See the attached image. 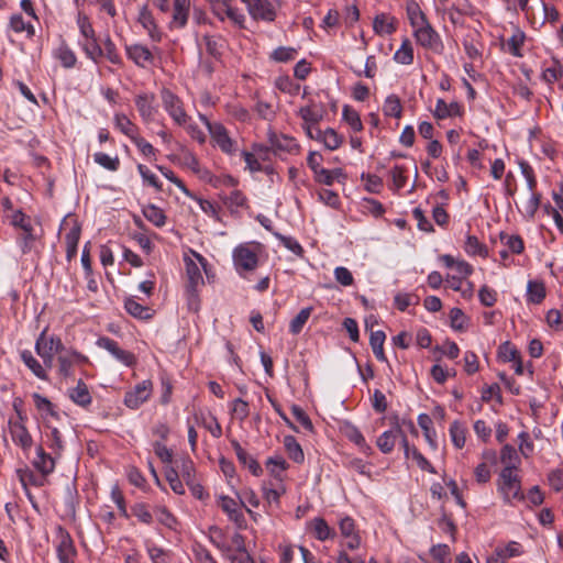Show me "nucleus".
I'll use <instances>...</instances> for the list:
<instances>
[{"label": "nucleus", "instance_id": "obj_1", "mask_svg": "<svg viewBox=\"0 0 563 563\" xmlns=\"http://www.w3.org/2000/svg\"><path fill=\"white\" fill-rule=\"evenodd\" d=\"M261 244L255 242L239 244L232 253L233 265L241 277L246 273L253 272L258 266V254Z\"/></svg>", "mask_w": 563, "mask_h": 563}, {"label": "nucleus", "instance_id": "obj_2", "mask_svg": "<svg viewBox=\"0 0 563 563\" xmlns=\"http://www.w3.org/2000/svg\"><path fill=\"white\" fill-rule=\"evenodd\" d=\"M498 492L507 504L514 500H525L526 496L521 488V479L517 472L510 471L509 467H503L497 481Z\"/></svg>", "mask_w": 563, "mask_h": 563}, {"label": "nucleus", "instance_id": "obj_3", "mask_svg": "<svg viewBox=\"0 0 563 563\" xmlns=\"http://www.w3.org/2000/svg\"><path fill=\"white\" fill-rule=\"evenodd\" d=\"M64 350L62 340L58 336L47 338L45 331H43L35 342V351L38 356L43 360L46 367L52 368L54 362V355L60 353Z\"/></svg>", "mask_w": 563, "mask_h": 563}, {"label": "nucleus", "instance_id": "obj_4", "mask_svg": "<svg viewBox=\"0 0 563 563\" xmlns=\"http://www.w3.org/2000/svg\"><path fill=\"white\" fill-rule=\"evenodd\" d=\"M413 36L417 43L423 48L437 54H441L443 52L444 46L442 40L429 22L413 29Z\"/></svg>", "mask_w": 563, "mask_h": 563}, {"label": "nucleus", "instance_id": "obj_5", "mask_svg": "<svg viewBox=\"0 0 563 563\" xmlns=\"http://www.w3.org/2000/svg\"><path fill=\"white\" fill-rule=\"evenodd\" d=\"M59 230H67V233L65 234L66 260L70 262L77 255L81 227L75 218L67 216L63 219Z\"/></svg>", "mask_w": 563, "mask_h": 563}, {"label": "nucleus", "instance_id": "obj_6", "mask_svg": "<svg viewBox=\"0 0 563 563\" xmlns=\"http://www.w3.org/2000/svg\"><path fill=\"white\" fill-rule=\"evenodd\" d=\"M162 102L165 111L178 125H186L189 117L184 110L183 101L169 89H163L161 92Z\"/></svg>", "mask_w": 563, "mask_h": 563}, {"label": "nucleus", "instance_id": "obj_7", "mask_svg": "<svg viewBox=\"0 0 563 563\" xmlns=\"http://www.w3.org/2000/svg\"><path fill=\"white\" fill-rule=\"evenodd\" d=\"M56 554L59 563H75L77 551L69 532L62 526L56 528Z\"/></svg>", "mask_w": 563, "mask_h": 563}, {"label": "nucleus", "instance_id": "obj_8", "mask_svg": "<svg viewBox=\"0 0 563 563\" xmlns=\"http://www.w3.org/2000/svg\"><path fill=\"white\" fill-rule=\"evenodd\" d=\"M218 506L238 528L242 529L246 527L242 499L235 500L230 496L220 495L218 497Z\"/></svg>", "mask_w": 563, "mask_h": 563}, {"label": "nucleus", "instance_id": "obj_9", "mask_svg": "<svg viewBox=\"0 0 563 563\" xmlns=\"http://www.w3.org/2000/svg\"><path fill=\"white\" fill-rule=\"evenodd\" d=\"M153 391V383L150 379L136 384L133 389L124 395V405L131 409H137L148 400Z\"/></svg>", "mask_w": 563, "mask_h": 563}, {"label": "nucleus", "instance_id": "obj_10", "mask_svg": "<svg viewBox=\"0 0 563 563\" xmlns=\"http://www.w3.org/2000/svg\"><path fill=\"white\" fill-rule=\"evenodd\" d=\"M97 345L108 351L118 362L128 367L136 364V357L132 352L121 349L117 341L108 336L99 338Z\"/></svg>", "mask_w": 563, "mask_h": 563}, {"label": "nucleus", "instance_id": "obj_11", "mask_svg": "<svg viewBox=\"0 0 563 563\" xmlns=\"http://www.w3.org/2000/svg\"><path fill=\"white\" fill-rule=\"evenodd\" d=\"M339 529L341 537L343 538V544L349 550H356L361 547V536L358 530L356 529L355 521L351 517L346 516L342 518L339 522Z\"/></svg>", "mask_w": 563, "mask_h": 563}, {"label": "nucleus", "instance_id": "obj_12", "mask_svg": "<svg viewBox=\"0 0 563 563\" xmlns=\"http://www.w3.org/2000/svg\"><path fill=\"white\" fill-rule=\"evenodd\" d=\"M250 15L254 20L273 22L276 19V10L268 0H243Z\"/></svg>", "mask_w": 563, "mask_h": 563}, {"label": "nucleus", "instance_id": "obj_13", "mask_svg": "<svg viewBox=\"0 0 563 563\" xmlns=\"http://www.w3.org/2000/svg\"><path fill=\"white\" fill-rule=\"evenodd\" d=\"M9 428L12 441L21 446L24 452L29 451L33 445V439L24 426V421H13L10 419Z\"/></svg>", "mask_w": 563, "mask_h": 563}, {"label": "nucleus", "instance_id": "obj_14", "mask_svg": "<svg viewBox=\"0 0 563 563\" xmlns=\"http://www.w3.org/2000/svg\"><path fill=\"white\" fill-rule=\"evenodd\" d=\"M128 57L139 67L146 68L154 63V54L142 44L125 46Z\"/></svg>", "mask_w": 563, "mask_h": 563}, {"label": "nucleus", "instance_id": "obj_15", "mask_svg": "<svg viewBox=\"0 0 563 563\" xmlns=\"http://www.w3.org/2000/svg\"><path fill=\"white\" fill-rule=\"evenodd\" d=\"M201 119L207 124L209 132L211 133L212 137L216 140L219 147L224 153H232L234 143L231 140V137L229 136L225 128L220 123H210L206 117H201Z\"/></svg>", "mask_w": 563, "mask_h": 563}, {"label": "nucleus", "instance_id": "obj_16", "mask_svg": "<svg viewBox=\"0 0 563 563\" xmlns=\"http://www.w3.org/2000/svg\"><path fill=\"white\" fill-rule=\"evenodd\" d=\"M307 135L312 140L322 142L324 146L331 151L339 148L343 141L342 136H340L333 129L330 128L325 131L317 129L316 135H312V126H308Z\"/></svg>", "mask_w": 563, "mask_h": 563}, {"label": "nucleus", "instance_id": "obj_17", "mask_svg": "<svg viewBox=\"0 0 563 563\" xmlns=\"http://www.w3.org/2000/svg\"><path fill=\"white\" fill-rule=\"evenodd\" d=\"M154 99V95L152 93H141L135 97L136 109L145 123L154 120L156 112Z\"/></svg>", "mask_w": 563, "mask_h": 563}, {"label": "nucleus", "instance_id": "obj_18", "mask_svg": "<svg viewBox=\"0 0 563 563\" xmlns=\"http://www.w3.org/2000/svg\"><path fill=\"white\" fill-rule=\"evenodd\" d=\"M231 445L236 454L239 462L243 466L247 467L253 475L260 476L263 470L258 462L253 459L236 440H231Z\"/></svg>", "mask_w": 563, "mask_h": 563}, {"label": "nucleus", "instance_id": "obj_19", "mask_svg": "<svg viewBox=\"0 0 563 563\" xmlns=\"http://www.w3.org/2000/svg\"><path fill=\"white\" fill-rule=\"evenodd\" d=\"M139 22L142 24V26L147 31L148 36L154 42H161L162 40V33L159 32L154 16L152 12L148 10L147 5H143L140 10L139 14Z\"/></svg>", "mask_w": 563, "mask_h": 563}, {"label": "nucleus", "instance_id": "obj_20", "mask_svg": "<svg viewBox=\"0 0 563 563\" xmlns=\"http://www.w3.org/2000/svg\"><path fill=\"white\" fill-rule=\"evenodd\" d=\"M400 435H402V430L397 424L395 428L383 432L378 437L376 445L384 454H388L394 450L395 444Z\"/></svg>", "mask_w": 563, "mask_h": 563}, {"label": "nucleus", "instance_id": "obj_21", "mask_svg": "<svg viewBox=\"0 0 563 563\" xmlns=\"http://www.w3.org/2000/svg\"><path fill=\"white\" fill-rule=\"evenodd\" d=\"M397 29V21L395 18L389 16L386 13L377 14L373 20V30L375 34L382 35H390Z\"/></svg>", "mask_w": 563, "mask_h": 563}, {"label": "nucleus", "instance_id": "obj_22", "mask_svg": "<svg viewBox=\"0 0 563 563\" xmlns=\"http://www.w3.org/2000/svg\"><path fill=\"white\" fill-rule=\"evenodd\" d=\"M211 542L223 552L231 563H252L254 561L247 550L233 551L231 547L219 543L213 538H211Z\"/></svg>", "mask_w": 563, "mask_h": 563}, {"label": "nucleus", "instance_id": "obj_23", "mask_svg": "<svg viewBox=\"0 0 563 563\" xmlns=\"http://www.w3.org/2000/svg\"><path fill=\"white\" fill-rule=\"evenodd\" d=\"M342 431L351 442L358 446L361 452L365 454H369L372 452V448L366 443L363 434L361 433L357 427H355L351 422H345L344 426L342 427Z\"/></svg>", "mask_w": 563, "mask_h": 563}, {"label": "nucleus", "instance_id": "obj_24", "mask_svg": "<svg viewBox=\"0 0 563 563\" xmlns=\"http://www.w3.org/2000/svg\"><path fill=\"white\" fill-rule=\"evenodd\" d=\"M124 308L129 314L141 320H148L154 313L150 307L136 301L134 297L125 299Z\"/></svg>", "mask_w": 563, "mask_h": 563}, {"label": "nucleus", "instance_id": "obj_25", "mask_svg": "<svg viewBox=\"0 0 563 563\" xmlns=\"http://www.w3.org/2000/svg\"><path fill=\"white\" fill-rule=\"evenodd\" d=\"M189 0H174L172 26L184 27L187 24L189 15Z\"/></svg>", "mask_w": 563, "mask_h": 563}, {"label": "nucleus", "instance_id": "obj_26", "mask_svg": "<svg viewBox=\"0 0 563 563\" xmlns=\"http://www.w3.org/2000/svg\"><path fill=\"white\" fill-rule=\"evenodd\" d=\"M186 273L188 276V286L187 292L191 295V297H196V290L200 285H203V277L197 264L189 260L186 263Z\"/></svg>", "mask_w": 563, "mask_h": 563}, {"label": "nucleus", "instance_id": "obj_27", "mask_svg": "<svg viewBox=\"0 0 563 563\" xmlns=\"http://www.w3.org/2000/svg\"><path fill=\"white\" fill-rule=\"evenodd\" d=\"M206 45L207 53L214 59L219 60L222 57L225 47V40L220 35L206 34L202 37Z\"/></svg>", "mask_w": 563, "mask_h": 563}, {"label": "nucleus", "instance_id": "obj_28", "mask_svg": "<svg viewBox=\"0 0 563 563\" xmlns=\"http://www.w3.org/2000/svg\"><path fill=\"white\" fill-rule=\"evenodd\" d=\"M500 462L504 467H509L510 471L517 472L521 464V459L515 446L505 444L500 450Z\"/></svg>", "mask_w": 563, "mask_h": 563}, {"label": "nucleus", "instance_id": "obj_29", "mask_svg": "<svg viewBox=\"0 0 563 563\" xmlns=\"http://www.w3.org/2000/svg\"><path fill=\"white\" fill-rule=\"evenodd\" d=\"M69 397L76 405L84 408L88 407L92 401L89 389L81 379L69 390Z\"/></svg>", "mask_w": 563, "mask_h": 563}, {"label": "nucleus", "instance_id": "obj_30", "mask_svg": "<svg viewBox=\"0 0 563 563\" xmlns=\"http://www.w3.org/2000/svg\"><path fill=\"white\" fill-rule=\"evenodd\" d=\"M311 530L314 534V537L320 541H325L329 539H333L335 537V531L332 529L327 521L321 518L317 517L310 521Z\"/></svg>", "mask_w": 563, "mask_h": 563}, {"label": "nucleus", "instance_id": "obj_31", "mask_svg": "<svg viewBox=\"0 0 563 563\" xmlns=\"http://www.w3.org/2000/svg\"><path fill=\"white\" fill-rule=\"evenodd\" d=\"M37 457L34 461V466L42 473V475H48L51 474L55 468V461L54 459L47 454L42 446H38L37 450Z\"/></svg>", "mask_w": 563, "mask_h": 563}, {"label": "nucleus", "instance_id": "obj_32", "mask_svg": "<svg viewBox=\"0 0 563 563\" xmlns=\"http://www.w3.org/2000/svg\"><path fill=\"white\" fill-rule=\"evenodd\" d=\"M142 213L146 218V220L152 222L157 228H162L166 223V216L164 211L153 203L144 206L142 209Z\"/></svg>", "mask_w": 563, "mask_h": 563}, {"label": "nucleus", "instance_id": "obj_33", "mask_svg": "<svg viewBox=\"0 0 563 563\" xmlns=\"http://www.w3.org/2000/svg\"><path fill=\"white\" fill-rule=\"evenodd\" d=\"M386 335L383 331H372L369 336V344L373 350L375 357L380 362H386L387 357L384 352V342Z\"/></svg>", "mask_w": 563, "mask_h": 563}, {"label": "nucleus", "instance_id": "obj_34", "mask_svg": "<svg viewBox=\"0 0 563 563\" xmlns=\"http://www.w3.org/2000/svg\"><path fill=\"white\" fill-rule=\"evenodd\" d=\"M21 360L27 368L40 379H47V374L41 363L33 356L32 352L24 350L21 352Z\"/></svg>", "mask_w": 563, "mask_h": 563}, {"label": "nucleus", "instance_id": "obj_35", "mask_svg": "<svg viewBox=\"0 0 563 563\" xmlns=\"http://www.w3.org/2000/svg\"><path fill=\"white\" fill-rule=\"evenodd\" d=\"M284 446L286 449V452L294 462L296 463H302L305 460V454L301 449V445L297 442L295 437L292 435H286L284 438Z\"/></svg>", "mask_w": 563, "mask_h": 563}, {"label": "nucleus", "instance_id": "obj_36", "mask_svg": "<svg viewBox=\"0 0 563 563\" xmlns=\"http://www.w3.org/2000/svg\"><path fill=\"white\" fill-rule=\"evenodd\" d=\"M221 200L230 211L238 212L239 208L245 207L247 199L240 190H233L227 196H221Z\"/></svg>", "mask_w": 563, "mask_h": 563}, {"label": "nucleus", "instance_id": "obj_37", "mask_svg": "<svg viewBox=\"0 0 563 563\" xmlns=\"http://www.w3.org/2000/svg\"><path fill=\"white\" fill-rule=\"evenodd\" d=\"M442 263L449 267L454 268L460 275L467 277L472 275L473 267L465 261H456L452 255L444 254L441 256Z\"/></svg>", "mask_w": 563, "mask_h": 563}, {"label": "nucleus", "instance_id": "obj_38", "mask_svg": "<svg viewBox=\"0 0 563 563\" xmlns=\"http://www.w3.org/2000/svg\"><path fill=\"white\" fill-rule=\"evenodd\" d=\"M464 251L471 256H481L483 258L488 256L486 245L481 243L474 235H467L464 243Z\"/></svg>", "mask_w": 563, "mask_h": 563}, {"label": "nucleus", "instance_id": "obj_39", "mask_svg": "<svg viewBox=\"0 0 563 563\" xmlns=\"http://www.w3.org/2000/svg\"><path fill=\"white\" fill-rule=\"evenodd\" d=\"M545 298V287L542 282L530 280L527 286V299L532 303H541Z\"/></svg>", "mask_w": 563, "mask_h": 563}, {"label": "nucleus", "instance_id": "obj_40", "mask_svg": "<svg viewBox=\"0 0 563 563\" xmlns=\"http://www.w3.org/2000/svg\"><path fill=\"white\" fill-rule=\"evenodd\" d=\"M80 45L84 52L86 53L87 57L92 59L93 62H98V59L103 56V49L97 42L96 36L84 38V41L80 42Z\"/></svg>", "mask_w": 563, "mask_h": 563}, {"label": "nucleus", "instance_id": "obj_41", "mask_svg": "<svg viewBox=\"0 0 563 563\" xmlns=\"http://www.w3.org/2000/svg\"><path fill=\"white\" fill-rule=\"evenodd\" d=\"M407 15L412 29H416L428 22L426 14L421 11L419 4L413 0L407 4Z\"/></svg>", "mask_w": 563, "mask_h": 563}, {"label": "nucleus", "instance_id": "obj_42", "mask_svg": "<svg viewBox=\"0 0 563 563\" xmlns=\"http://www.w3.org/2000/svg\"><path fill=\"white\" fill-rule=\"evenodd\" d=\"M272 147L275 151H282L287 153H294L298 151V144L292 137L286 135L271 137Z\"/></svg>", "mask_w": 563, "mask_h": 563}, {"label": "nucleus", "instance_id": "obj_43", "mask_svg": "<svg viewBox=\"0 0 563 563\" xmlns=\"http://www.w3.org/2000/svg\"><path fill=\"white\" fill-rule=\"evenodd\" d=\"M55 57L65 68H73L76 65L77 57L66 43H62L55 52Z\"/></svg>", "mask_w": 563, "mask_h": 563}, {"label": "nucleus", "instance_id": "obj_44", "mask_svg": "<svg viewBox=\"0 0 563 563\" xmlns=\"http://www.w3.org/2000/svg\"><path fill=\"white\" fill-rule=\"evenodd\" d=\"M394 59L402 65H410L413 63V48L411 42L405 38L401 46L396 51Z\"/></svg>", "mask_w": 563, "mask_h": 563}, {"label": "nucleus", "instance_id": "obj_45", "mask_svg": "<svg viewBox=\"0 0 563 563\" xmlns=\"http://www.w3.org/2000/svg\"><path fill=\"white\" fill-rule=\"evenodd\" d=\"M114 122L115 126L131 140L139 134L137 126L125 114H115Z\"/></svg>", "mask_w": 563, "mask_h": 563}, {"label": "nucleus", "instance_id": "obj_46", "mask_svg": "<svg viewBox=\"0 0 563 563\" xmlns=\"http://www.w3.org/2000/svg\"><path fill=\"white\" fill-rule=\"evenodd\" d=\"M266 467L276 479L282 481L283 473L287 470L288 464L284 457L276 455L266 461Z\"/></svg>", "mask_w": 563, "mask_h": 563}, {"label": "nucleus", "instance_id": "obj_47", "mask_svg": "<svg viewBox=\"0 0 563 563\" xmlns=\"http://www.w3.org/2000/svg\"><path fill=\"white\" fill-rule=\"evenodd\" d=\"M383 112L387 117L399 119L402 113V106L399 97L396 95H389L384 102Z\"/></svg>", "mask_w": 563, "mask_h": 563}, {"label": "nucleus", "instance_id": "obj_48", "mask_svg": "<svg viewBox=\"0 0 563 563\" xmlns=\"http://www.w3.org/2000/svg\"><path fill=\"white\" fill-rule=\"evenodd\" d=\"M460 113V104L452 102L448 104L443 99H438L434 110V115L438 119H445L448 117L456 115Z\"/></svg>", "mask_w": 563, "mask_h": 563}, {"label": "nucleus", "instance_id": "obj_49", "mask_svg": "<svg viewBox=\"0 0 563 563\" xmlns=\"http://www.w3.org/2000/svg\"><path fill=\"white\" fill-rule=\"evenodd\" d=\"M298 114L305 121L306 130L308 126L317 124L322 119V113L314 106L301 107Z\"/></svg>", "mask_w": 563, "mask_h": 563}, {"label": "nucleus", "instance_id": "obj_50", "mask_svg": "<svg viewBox=\"0 0 563 563\" xmlns=\"http://www.w3.org/2000/svg\"><path fill=\"white\" fill-rule=\"evenodd\" d=\"M342 118L353 131L361 132L363 130V123L361 121L360 114L352 107L347 104L343 107Z\"/></svg>", "mask_w": 563, "mask_h": 563}, {"label": "nucleus", "instance_id": "obj_51", "mask_svg": "<svg viewBox=\"0 0 563 563\" xmlns=\"http://www.w3.org/2000/svg\"><path fill=\"white\" fill-rule=\"evenodd\" d=\"M311 312H312V308L311 307H307V308L301 309L298 312V314L290 321V324H289L290 333L299 334L302 331L306 322L310 318Z\"/></svg>", "mask_w": 563, "mask_h": 563}, {"label": "nucleus", "instance_id": "obj_52", "mask_svg": "<svg viewBox=\"0 0 563 563\" xmlns=\"http://www.w3.org/2000/svg\"><path fill=\"white\" fill-rule=\"evenodd\" d=\"M297 49L294 47L279 46L275 48L269 58L276 63H288L296 58Z\"/></svg>", "mask_w": 563, "mask_h": 563}, {"label": "nucleus", "instance_id": "obj_53", "mask_svg": "<svg viewBox=\"0 0 563 563\" xmlns=\"http://www.w3.org/2000/svg\"><path fill=\"white\" fill-rule=\"evenodd\" d=\"M93 161L102 166L104 169L110 172H117L120 167V159L118 156L111 157L103 152H97L93 154Z\"/></svg>", "mask_w": 563, "mask_h": 563}, {"label": "nucleus", "instance_id": "obj_54", "mask_svg": "<svg viewBox=\"0 0 563 563\" xmlns=\"http://www.w3.org/2000/svg\"><path fill=\"white\" fill-rule=\"evenodd\" d=\"M10 27L15 33L26 32L29 37H32L35 32L34 26L32 24L25 22L21 14H13L10 18Z\"/></svg>", "mask_w": 563, "mask_h": 563}, {"label": "nucleus", "instance_id": "obj_55", "mask_svg": "<svg viewBox=\"0 0 563 563\" xmlns=\"http://www.w3.org/2000/svg\"><path fill=\"white\" fill-rule=\"evenodd\" d=\"M196 419L210 431L212 437L220 438L222 435V428L216 417L211 415L205 417L203 413H201L200 417L196 415Z\"/></svg>", "mask_w": 563, "mask_h": 563}, {"label": "nucleus", "instance_id": "obj_56", "mask_svg": "<svg viewBox=\"0 0 563 563\" xmlns=\"http://www.w3.org/2000/svg\"><path fill=\"white\" fill-rule=\"evenodd\" d=\"M146 550L153 563H170L169 553L153 543L146 544Z\"/></svg>", "mask_w": 563, "mask_h": 563}, {"label": "nucleus", "instance_id": "obj_57", "mask_svg": "<svg viewBox=\"0 0 563 563\" xmlns=\"http://www.w3.org/2000/svg\"><path fill=\"white\" fill-rule=\"evenodd\" d=\"M178 468L179 475L184 478L186 485L197 481L195 464L190 459H183Z\"/></svg>", "mask_w": 563, "mask_h": 563}, {"label": "nucleus", "instance_id": "obj_58", "mask_svg": "<svg viewBox=\"0 0 563 563\" xmlns=\"http://www.w3.org/2000/svg\"><path fill=\"white\" fill-rule=\"evenodd\" d=\"M450 435L453 444L457 449H462L465 444V428L459 422L454 421L450 426Z\"/></svg>", "mask_w": 563, "mask_h": 563}, {"label": "nucleus", "instance_id": "obj_59", "mask_svg": "<svg viewBox=\"0 0 563 563\" xmlns=\"http://www.w3.org/2000/svg\"><path fill=\"white\" fill-rule=\"evenodd\" d=\"M432 558L439 563H451V551L446 544H437L431 548Z\"/></svg>", "mask_w": 563, "mask_h": 563}, {"label": "nucleus", "instance_id": "obj_60", "mask_svg": "<svg viewBox=\"0 0 563 563\" xmlns=\"http://www.w3.org/2000/svg\"><path fill=\"white\" fill-rule=\"evenodd\" d=\"M57 361H58L59 375H62L64 377L73 376L74 363H73V360H71L68 351L65 352L64 354H59Z\"/></svg>", "mask_w": 563, "mask_h": 563}, {"label": "nucleus", "instance_id": "obj_61", "mask_svg": "<svg viewBox=\"0 0 563 563\" xmlns=\"http://www.w3.org/2000/svg\"><path fill=\"white\" fill-rule=\"evenodd\" d=\"M518 354V350L509 341L501 343L498 347V356L504 362L515 361Z\"/></svg>", "mask_w": 563, "mask_h": 563}, {"label": "nucleus", "instance_id": "obj_62", "mask_svg": "<svg viewBox=\"0 0 563 563\" xmlns=\"http://www.w3.org/2000/svg\"><path fill=\"white\" fill-rule=\"evenodd\" d=\"M394 301H395L396 307L400 311H405L410 305H412V303L417 305L419 299L417 296H413L411 294L398 292L394 297Z\"/></svg>", "mask_w": 563, "mask_h": 563}, {"label": "nucleus", "instance_id": "obj_63", "mask_svg": "<svg viewBox=\"0 0 563 563\" xmlns=\"http://www.w3.org/2000/svg\"><path fill=\"white\" fill-rule=\"evenodd\" d=\"M478 298L483 306L493 307L497 300V292L488 286L484 285L478 291Z\"/></svg>", "mask_w": 563, "mask_h": 563}, {"label": "nucleus", "instance_id": "obj_64", "mask_svg": "<svg viewBox=\"0 0 563 563\" xmlns=\"http://www.w3.org/2000/svg\"><path fill=\"white\" fill-rule=\"evenodd\" d=\"M195 560L198 563H217L209 550L201 544H195L192 548Z\"/></svg>", "mask_w": 563, "mask_h": 563}]
</instances>
